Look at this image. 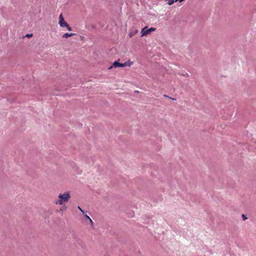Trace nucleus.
<instances>
[{
  "instance_id": "0eeeda50",
  "label": "nucleus",
  "mask_w": 256,
  "mask_h": 256,
  "mask_svg": "<svg viewBox=\"0 0 256 256\" xmlns=\"http://www.w3.org/2000/svg\"><path fill=\"white\" fill-rule=\"evenodd\" d=\"M174 2H176L174 0H168V5H172Z\"/></svg>"
},
{
  "instance_id": "4468645a",
  "label": "nucleus",
  "mask_w": 256,
  "mask_h": 256,
  "mask_svg": "<svg viewBox=\"0 0 256 256\" xmlns=\"http://www.w3.org/2000/svg\"><path fill=\"white\" fill-rule=\"evenodd\" d=\"M183 76H188V73H185V74H183Z\"/></svg>"
},
{
  "instance_id": "423d86ee",
  "label": "nucleus",
  "mask_w": 256,
  "mask_h": 256,
  "mask_svg": "<svg viewBox=\"0 0 256 256\" xmlns=\"http://www.w3.org/2000/svg\"><path fill=\"white\" fill-rule=\"evenodd\" d=\"M68 24L66 22H64L63 23H62L60 26L62 28H66V26H68Z\"/></svg>"
},
{
  "instance_id": "9d476101",
  "label": "nucleus",
  "mask_w": 256,
  "mask_h": 256,
  "mask_svg": "<svg viewBox=\"0 0 256 256\" xmlns=\"http://www.w3.org/2000/svg\"><path fill=\"white\" fill-rule=\"evenodd\" d=\"M66 28L69 31H71L72 30V28L68 24V26H66Z\"/></svg>"
},
{
  "instance_id": "a211bd4d",
  "label": "nucleus",
  "mask_w": 256,
  "mask_h": 256,
  "mask_svg": "<svg viewBox=\"0 0 256 256\" xmlns=\"http://www.w3.org/2000/svg\"><path fill=\"white\" fill-rule=\"evenodd\" d=\"M32 36V34H28L26 36L27 37H30V36Z\"/></svg>"
},
{
  "instance_id": "2eb2a0df",
  "label": "nucleus",
  "mask_w": 256,
  "mask_h": 256,
  "mask_svg": "<svg viewBox=\"0 0 256 256\" xmlns=\"http://www.w3.org/2000/svg\"><path fill=\"white\" fill-rule=\"evenodd\" d=\"M91 224H93V222L92 220V219L90 218V219L88 220Z\"/></svg>"
},
{
  "instance_id": "dca6fc26",
  "label": "nucleus",
  "mask_w": 256,
  "mask_h": 256,
  "mask_svg": "<svg viewBox=\"0 0 256 256\" xmlns=\"http://www.w3.org/2000/svg\"><path fill=\"white\" fill-rule=\"evenodd\" d=\"M133 35H134V34H132V32H130V33L129 34V36H130V37H132Z\"/></svg>"
},
{
  "instance_id": "9b49d317",
  "label": "nucleus",
  "mask_w": 256,
  "mask_h": 256,
  "mask_svg": "<svg viewBox=\"0 0 256 256\" xmlns=\"http://www.w3.org/2000/svg\"><path fill=\"white\" fill-rule=\"evenodd\" d=\"M127 62H128L127 66H130L133 64V62L130 60L128 61Z\"/></svg>"
},
{
  "instance_id": "6e6552de",
  "label": "nucleus",
  "mask_w": 256,
  "mask_h": 256,
  "mask_svg": "<svg viewBox=\"0 0 256 256\" xmlns=\"http://www.w3.org/2000/svg\"><path fill=\"white\" fill-rule=\"evenodd\" d=\"M128 64V62H124V64L120 63V67H125V66H127Z\"/></svg>"
},
{
  "instance_id": "7ed1b4c3",
  "label": "nucleus",
  "mask_w": 256,
  "mask_h": 256,
  "mask_svg": "<svg viewBox=\"0 0 256 256\" xmlns=\"http://www.w3.org/2000/svg\"><path fill=\"white\" fill-rule=\"evenodd\" d=\"M120 63L118 61H116L114 62L112 65V66H110L108 69H111L113 67H114V68H118V67H120Z\"/></svg>"
},
{
  "instance_id": "f03ea898",
  "label": "nucleus",
  "mask_w": 256,
  "mask_h": 256,
  "mask_svg": "<svg viewBox=\"0 0 256 256\" xmlns=\"http://www.w3.org/2000/svg\"><path fill=\"white\" fill-rule=\"evenodd\" d=\"M155 30H156V28H150L148 29H146V28L145 27L142 30V32H141L142 36H146V35L149 34L152 32L154 31Z\"/></svg>"
},
{
  "instance_id": "1a4fd4ad",
  "label": "nucleus",
  "mask_w": 256,
  "mask_h": 256,
  "mask_svg": "<svg viewBox=\"0 0 256 256\" xmlns=\"http://www.w3.org/2000/svg\"><path fill=\"white\" fill-rule=\"evenodd\" d=\"M242 218L243 220H246L248 218L244 214H242Z\"/></svg>"
},
{
  "instance_id": "ddd939ff",
  "label": "nucleus",
  "mask_w": 256,
  "mask_h": 256,
  "mask_svg": "<svg viewBox=\"0 0 256 256\" xmlns=\"http://www.w3.org/2000/svg\"><path fill=\"white\" fill-rule=\"evenodd\" d=\"M84 214V216L86 218H87L88 220H89L90 219V218L86 214Z\"/></svg>"
},
{
  "instance_id": "f257e3e1",
  "label": "nucleus",
  "mask_w": 256,
  "mask_h": 256,
  "mask_svg": "<svg viewBox=\"0 0 256 256\" xmlns=\"http://www.w3.org/2000/svg\"><path fill=\"white\" fill-rule=\"evenodd\" d=\"M58 200L55 202V204L62 205L65 202H67L70 198V193L68 192L63 194H60L58 195Z\"/></svg>"
},
{
  "instance_id": "f3484780",
  "label": "nucleus",
  "mask_w": 256,
  "mask_h": 256,
  "mask_svg": "<svg viewBox=\"0 0 256 256\" xmlns=\"http://www.w3.org/2000/svg\"><path fill=\"white\" fill-rule=\"evenodd\" d=\"M176 2H178V1H179L180 2H182V1H184V0H174Z\"/></svg>"
},
{
  "instance_id": "f8f14e48",
  "label": "nucleus",
  "mask_w": 256,
  "mask_h": 256,
  "mask_svg": "<svg viewBox=\"0 0 256 256\" xmlns=\"http://www.w3.org/2000/svg\"><path fill=\"white\" fill-rule=\"evenodd\" d=\"M78 208L82 212L83 214H85V212L81 208L80 206H78Z\"/></svg>"
},
{
  "instance_id": "39448f33",
  "label": "nucleus",
  "mask_w": 256,
  "mask_h": 256,
  "mask_svg": "<svg viewBox=\"0 0 256 256\" xmlns=\"http://www.w3.org/2000/svg\"><path fill=\"white\" fill-rule=\"evenodd\" d=\"M74 35V34H73V33H70V34H69V33H66L64 34H63L62 37L63 38H68V37L72 36H73Z\"/></svg>"
},
{
  "instance_id": "20e7f679",
  "label": "nucleus",
  "mask_w": 256,
  "mask_h": 256,
  "mask_svg": "<svg viewBox=\"0 0 256 256\" xmlns=\"http://www.w3.org/2000/svg\"><path fill=\"white\" fill-rule=\"evenodd\" d=\"M65 20H64V18L63 17V16H62V14H61L60 15V16H59V22H58V24H60V26L64 22Z\"/></svg>"
}]
</instances>
